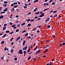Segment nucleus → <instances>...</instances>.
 Returning a JSON list of instances; mask_svg holds the SVG:
<instances>
[{
	"instance_id": "obj_1",
	"label": "nucleus",
	"mask_w": 65,
	"mask_h": 65,
	"mask_svg": "<svg viewBox=\"0 0 65 65\" xmlns=\"http://www.w3.org/2000/svg\"><path fill=\"white\" fill-rule=\"evenodd\" d=\"M19 54H23V52H22V50H21L19 51V52L18 53Z\"/></svg>"
},
{
	"instance_id": "obj_2",
	"label": "nucleus",
	"mask_w": 65,
	"mask_h": 65,
	"mask_svg": "<svg viewBox=\"0 0 65 65\" xmlns=\"http://www.w3.org/2000/svg\"><path fill=\"white\" fill-rule=\"evenodd\" d=\"M50 19V18H47V19H46V20L45 21V22H47L48 21H49Z\"/></svg>"
},
{
	"instance_id": "obj_3",
	"label": "nucleus",
	"mask_w": 65,
	"mask_h": 65,
	"mask_svg": "<svg viewBox=\"0 0 65 65\" xmlns=\"http://www.w3.org/2000/svg\"><path fill=\"white\" fill-rule=\"evenodd\" d=\"M7 10H8V8H6L5 9V10H3V11L4 12H7Z\"/></svg>"
},
{
	"instance_id": "obj_4",
	"label": "nucleus",
	"mask_w": 65,
	"mask_h": 65,
	"mask_svg": "<svg viewBox=\"0 0 65 65\" xmlns=\"http://www.w3.org/2000/svg\"><path fill=\"white\" fill-rule=\"evenodd\" d=\"M7 4H4L3 5V6L4 7H6L7 6Z\"/></svg>"
},
{
	"instance_id": "obj_5",
	"label": "nucleus",
	"mask_w": 65,
	"mask_h": 65,
	"mask_svg": "<svg viewBox=\"0 0 65 65\" xmlns=\"http://www.w3.org/2000/svg\"><path fill=\"white\" fill-rule=\"evenodd\" d=\"M27 48V46H25V47L23 49V50L24 51L26 49V48Z\"/></svg>"
},
{
	"instance_id": "obj_6",
	"label": "nucleus",
	"mask_w": 65,
	"mask_h": 65,
	"mask_svg": "<svg viewBox=\"0 0 65 65\" xmlns=\"http://www.w3.org/2000/svg\"><path fill=\"white\" fill-rule=\"evenodd\" d=\"M25 42H26V41H24L23 43H22V45L23 46H24V45L25 44Z\"/></svg>"
},
{
	"instance_id": "obj_7",
	"label": "nucleus",
	"mask_w": 65,
	"mask_h": 65,
	"mask_svg": "<svg viewBox=\"0 0 65 65\" xmlns=\"http://www.w3.org/2000/svg\"><path fill=\"white\" fill-rule=\"evenodd\" d=\"M4 17L3 16H0V19H2Z\"/></svg>"
},
{
	"instance_id": "obj_8",
	"label": "nucleus",
	"mask_w": 65,
	"mask_h": 65,
	"mask_svg": "<svg viewBox=\"0 0 65 65\" xmlns=\"http://www.w3.org/2000/svg\"><path fill=\"white\" fill-rule=\"evenodd\" d=\"M6 34H5V35H4V36H2V38H5V37H6Z\"/></svg>"
},
{
	"instance_id": "obj_9",
	"label": "nucleus",
	"mask_w": 65,
	"mask_h": 65,
	"mask_svg": "<svg viewBox=\"0 0 65 65\" xmlns=\"http://www.w3.org/2000/svg\"><path fill=\"white\" fill-rule=\"evenodd\" d=\"M6 27L5 26V27H4L3 28V30H4L6 29Z\"/></svg>"
},
{
	"instance_id": "obj_10",
	"label": "nucleus",
	"mask_w": 65,
	"mask_h": 65,
	"mask_svg": "<svg viewBox=\"0 0 65 65\" xmlns=\"http://www.w3.org/2000/svg\"><path fill=\"white\" fill-rule=\"evenodd\" d=\"M37 48H38V46H36V47H35V48H34V51H35V50L37 49Z\"/></svg>"
},
{
	"instance_id": "obj_11",
	"label": "nucleus",
	"mask_w": 65,
	"mask_h": 65,
	"mask_svg": "<svg viewBox=\"0 0 65 65\" xmlns=\"http://www.w3.org/2000/svg\"><path fill=\"white\" fill-rule=\"evenodd\" d=\"M40 12L38 11V12H36V13H35V14H36L38 15V14Z\"/></svg>"
},
{
	"instance_id": "obj_12",
	"label": "nucleus",
	"mask_w": 65,
	"mask_h": 65,
	"mask_svg": "<svg viewBox=\"0 0 65 65\" xmlns=\"http://www.w3.org/2000/svg\"><path fill=\"white\" fill-rule=\"evenodd\" d=\"M21 38L20 37H19L18 38H17V39H16V41H17L19 39Z\"/></svg>"
},
{
	"instance_id": "obj_13",
	"label": "nucleus",
	"mask_w": 65,
	"mask_h": 65,
	"mask_svg": "<svg viewBox=\"0 0 65 65\" xmlns=\"http://www.w3.org/2000/svg\"><path fill=\"white\" fill-rule=\"evenodd\" d=\"M38 1H39V0H36L34 2V3L37 2H38Z\"/></svg>"
},
{
	"instance_id": "obj_14",
	"label": "nucleus",
	"mask_w": 65,
	"mask_h": 65,
	"mask_svg": "<svg viewBox=\"0 0 65 65\" xmlns=\"http://www.w3.org/2000/svg\"><path fill=\"white\" fill-rule=\"evenodd\" d=\"M26 32V30H24L23 31H22V33H25Z\"/></svg>"
},
{
	"instance_id": "obj_15",
	"label": "nucleus",
	"mask_w": 65,
	"mask_h": 65,
	"mask_svg": "<svg viewBox=\"0 0 65 65\" xmlns=\"http://www.w3.org/2000/svg\"><path fill=\"white\" fill-rule=\"evenodd\" d=\"M47 51H48V49H47L46 51H45V52H44V53H45L46 52H47Z\"/></svg>"
},
{
	"instance_id": "obj_16",
	"label": "nucleus",
	"mask_w": 65,
	"mask_h": 65,
	"mask_svg": "<svg viewBox=\"0 0 65 65\" xmlns=\"http://www.w3.org/2000/svg\"><path fill=\"white\" fill-rule=\"evenodd\" d=\"M49 65H52L53 64V63H52V62H50L49 64Z\"/></svg>"
},
{
	"instance_id": "obj_17",
	"label": "nucleus",
	"mask_w": 65,
	"mask_h": 65,
	"mask_svg": "<svg viewBox=\"0 0 65 65\" xmlns=\"http://www.w3.org/2000/svg\"><path fill=\"white\" fill-rule=\"evenodd\" d=\"M30 20H31V19H29L28 20H27L26 21H27L28 22H29L30 21Z\"/></svg>"
},
{
	"instance_id": "obj_18",
	"label": "nucleus",
	"mask_w": 65,
	"mask_h": 65,
	"mask_svg": "<svg viewBox=\"0 0 65 65\" xmlns=\"http://www.w3.org/2000/svg\"><path fill=\"white\" fill-rule=\"evenodd\" d=\"M31 25V24H28V25L27 26H30Z\"/></svg>"
},
{
	"instance_id": "obj_19",
	"label": "nucleus",
	"mask_w": 65,
	"mask_h": 65,
	"mask_svg": "<svg viewBox=\"0 0 65 65\" xmlns=\"http://www.w3.org/2000/svg\"><path fill=\"white\" fill-rule=\"evenodd\" d=\"M16 26V25H13L12 26V27H15Z\"/></svg>"
},
{
	"instance_id": "obj_20",
	"label": "nucleus",
	"mask_w": 65,
	"mask_h": 65,
	"mask_svg": "<svg viewBox=\"0 0 65 65\" xmlns=\"http://www.w3.org/2000/svg\"><path fill=\"white\" fill-rule=\"evenodd\" d=\"M4 56H3V57H2L1 58V59L2 60H3V59H4Z\"/></svg>"
},
{
	"instance_id": "obj_21",
	"label": "nucleus",
	"mask_w": 65,
	"mask_h": 65,
	"mask_svg": "<svg viewBox=\"0 0 65 65\" xmlns=\"http://www.w3.org/2000/svg\"><path fill=\"white\" fill-rule=\"evenodd\" d=\"M9 30H7L6 31V33H9Z\"/></svg>"
},
{
	"instance_id": "obj_22",
	"label": "nucleus",
	"mask_w": 65,
	"mask_h": 65,
	"mask_svg": "<svg viewBox=\"0 0 65 65\" xmlns=\"http://www.w3.org/2000/svg\"><path fill=\"white\" fill-rule=\"evenodd\" d=\"M4 43H5V42L4 41H2L1 42V43L2 44Z\"/></svg>"
},
{
	"instance_id": "obj_23",
	"label": "nucleus",
	"mask_w": 65,
	"mask_h": 65,
	"mask_svg": "<svg viewBox=\"0 0 65 65\" xmlns=\"http://www.w3.org/2000/svg\"><path fill=\"white\" fill-rule=\"evenodd\" d=\"M17 7H18V5H17L15 6H14V7L15 8H17Z\"/></svg>"
},
{
	"instance_id": "obj_24",
	"label": "nucleus",
	"mask_w": 65,
	"mask_h": 65,
	"mask_svg": "<svg viewBox=\"0 0 65 65\" xmlns=\"http://www.w3.org/2000/svg\"><path fill=\"white\" fill-rule=\"evenodd\" d=\"M51 27V26L50 25H48L47 26V27L48 28H50Z\"/></svg>"
},
{
	"instance_id": "obj_25",
	"label": "nucleus",
	"mask_w": 65,
	"mask_h": 65,
	"mask_svg": "<svg viewBox=\"0 0 65 65\" xmlns=\"http://www.w3.org/2000/svg\"><path fill=\"white\" fill-rule=\"evenodd\" d=\"M28 35V33H27V34H26L25 35V36H27Z\"/></svg>"
},
{
	"instance_id": "obj_26",
	"label": "nucleus",
	"mask_w": 65,
	"mask_h": 65,
	"mask_svg": "<svg viewBox=\"0 0 65 65\" xmlns=\"http://www.w3.org/2000/svg\"><path fill=\"white\" fill-rule=\"evenodd\" d=\"M4 3H8V2L7 1L6 2V1H4Z\"/></svg>"
},
{
	"instance_id": "obj_27",
	"label": "nucleus",
	"mask_w": 65,
	"mask_h": 65,
	"mask_svg": "<svg viewBox=\"0 0 65 65\" xmlns=\"http://www.w3.org/2000/svg\"><path fill=\"white\" fill-rule=\"evenodd\" d=\"M14 60H15V61H16L17 60V58L16 57L14 58Z\"/></svg>"
},
{
	"instance_id": "obj_28",
	"label": "nucleus",
	"mask_w": 65,
	"mask_h": 65,
	"mask_svg": "<svg viewBox=\"0 0 65 65\" xmlns=\"http://www.w3.org/2000/svg\"><path fill=\"white\" fill-rule=\"evenodd\" d=\"M25 23H24L23 24H21V25L23 26V25H25Z\"/></svg>"
},
{
	"instance_id": "obj_29",
	"label": "nucleus",
	"mask_w": 65,
	"mask_h": 65,
	"mask_svg": "<svg viewBox=\"0 0 65 65\" xmlns=\"http://www.w3.org/2000/svg\"><path fill=\"white\" fill-rule=\"evenodd\" d=\"M19 31V29H17L16 31H15L16 32H18Z\"/></svg>"
},
{
	"instance_id": "obj_30",
	"label": "nucleus",
	"mask_w": 65,
	"mask_h": 65,
	"mask_svg": "<svg viewBox=\"0 0 65 65\" xmlns=\"http://www.w3.org/2000/svg\"><path fill=\"white\" fill-rule=\"evenodd\" d=\"M27 8V6H25L24 7V8L25 9L26 8Z\"/></svg>"
},
{
	"instance_id": "obj_31",
	"label": "nucleus",
	"mask_w": 65,
	"mask_h": 65,
	"mask_svg": "<svg viewBox=\"0 0 65 65\" xmlns=\"http://www.w3.org/2000/svg\"><path fill=\"white\" fill-rule=\"evenodd\" d=\"M44 13H42V14H41V15L42 16H44Z\"/></svg>"
},
{
	"instance_id": "obj_32",
	"label": "nucleus",
	"mask_w": 65,
	"mask_h": 65,
	"mask_svg": "<svg viewBox=\"0 0 65 65\" xmlns=\"http://www.w3.org/2000/svg\"><path fill=\"white\" fill-rule=\"evenodd\" d=\"M30 49L29 48V49H28L27 51V52L28 53L29 51H30Z\"/></svg>"
},
{
	"instance_id": "obj_33",
	"label": "nucleus",
	"mask_w": 65,
	"mask_h": 65,
	"mask_svg": "<svg viewBox=\"0 0 65 65\" xmlns=\"http://www.w3.org/2000/svg\"><path fill=\"white\" fill-rule=\"evenodd\" d=\"M5 13V12H1V14H3Z\"/></svg>"
},
{
	"instance_id": "obj_34",
	"label": "nucleus",
	"mask_w": 65,
	"mask_h": 65,
	"mask_svg": "<svg viewBox=\"0 0 65 65\" xmlns=\"http://www.w3.org/2000/svg\"><path fill=\"white\" fill-rule=\"evenodd\" d=\"M13 39H14L13 38H11V39H10V41H12V40H13Z\"/></svg>"
},
{
	"instance_id": "obj_35",
	"label": "nucleus",
	"mask_w": 65,
	"mask_h": 65,
	"mask_svg": "<svg viewBox=\"0 0 65 65\" xmlns=\"http://www.w3.org/2000/svg\"><path fill=\"white\" fill-rule=\"evenodd\" d=\"M34 19H32L31 20H30V22H33L34 21Z\"/></svg>"
},
{
	"instance_id": "obj_36",
	"label": "nucleus",
	"mask_w": 65,
	"mask_h": 65,
	"mask_svg": "<svg viewBox=\"0 0 65 65\" xmlns=\"http://www.w3.org/2000/svg\"><path fill=\"white\" fill-rule=\"evenodd\" d=\"M62 44L63 45V46H64L65 45V43H63Z\"/></svg>"
},
{
	"instance_id": "obj_37",
	"label": "nucleus",
	"mask_w": 65,
	"mask_h": 65,
	"mask_svg": "<svg viewBox=\"0 0 65 65\" xmlns=\"http://www.w3.org/2000/svg\"><path fill=\"white\" fill-rule=\"evenodd\" d=\"M13 51V49H12L11 50L10 52L11 53H12Z\"/></svg>"
},
{
	"instance_id": "obj_38",
	"label": "nucleus",
	"mask_w": 65,
	"mask_h": 65,
	"mask_svg": "<svg viewBox=\"0 0 65 65\" xmlns=\"http://www.w3.org/2000/svg\"><path fill=\"white\" fill-rule=\"evenodd\" d=\"M63 45L62 44H60L59 45H60V47H62V46Z\"/></svg>"
},
{
	"instance_id": "obj_39",
	"label": "nucleus",
	"mask_w": 65,
	"mask_h": 65,
	"mask_svg": "<svg viewBox=\"0 0 65 65\" xmlns=\"http://www.w3.org/2000/svg\"><path fill=\"white\" fill-rule=\"evenodd\" d=\"M37 28H34L33 29V31H34Z\"/></svg>"
},
{
	"instance_id": "obj_40",
	"label": "nucleus",
	"mask_w": 65,
	"mask_h": 65,
	"mask_svg": "<svg viewBox=\"0 0 65 65\" xmlns=\"http://www.w3.org/2000/svg\"><path fill=\"white\" fill-rule=\"evenodd\" d=\"M7 24H4V26H7Z\"/></svg>"
},
{
	"instance_id": "obj_41",
	"label": "nucleus",
	"mask_w": 65,
	"mask_h": 65,
	"mask_svg": "<svg viewBox=\"0 0 65 65\" xmlns=\"http://www.w3.org/2000/svg\"><path fill=\"white\" fill-rule=\"evenodd\" d=\"M31 58V57H29V58H28V60H29Z\"/></svg>"
},
{
	"instance_id": "obj_42",
	"label": "nucleus",
	"mask_w": 65,
	"mask_h": 65,
	"mask_svg": "<svg viewBox=\"0 0 65 65\" xmlns=\"http://www.w3.org/2000/svg\"><path fill=\"white\" fill-rule=\"evenodd\" d=\"M9 24H10L11 25L13 24L12 23V22H10Z\"/></svg>"
},
{
	"instance_id": "obj_43",
	"label": "nucleus",
	"mask_w": 65,
	"mask_h": 65,
	"mask_svg": "<svg viewBox=\"0 0 65 65\" xmlns=\"http://www.w3.org/2000/svg\"><path fill=\"white\" fill-rule=\"evenodd\" d=\"M46 56L45 55H43V57L44 58H45L46 57Z\"/></svg>"
},
{
	"instance_id": "obj_44",
	"label": "nucleus",
	"mask_w": 65,
	"mask_h": 65,
	"mask_svg": "<svg viewBox=\"0 0 65 65\" xmlns=\"http://www.w3.org/2000/svg\"><path fill=\"white\" fill-rule=\"evenodd\" d=\"M13 33V32H10V33H9V34H12Z\"/></svg>"
},
{
	"instance_id": "obj_45",
	"label": "nucleus",
	"mask_w": 65,
	"mask_h": 65,
	"mask_svg": "<svg viewBox=\"0 0 65 65\" xmlns=\"http://www.w3.org/2000/svg\"><path fill=\"white\" fill-rule=\"evenodd\" d=\"M62 42V41H60V42H59V44H60L62 42Z\"/></svg>"
},
{
	"instance_id": "obj_46",
	"label": "nucleus",
	"mask_w": 65,
	"mask_h": 65,
	"mask_svg": "<svg viewBox=\"0 0 65 65\" xmlns=\"http://www.w3.org/2000/svg\"><path fill=\"white\" fill-rule=\"evenodd\" d=\"M13 4L15 5V4H17V3H13Z\"/></svg>"
},
{
	"instance_id": "obj_47",
	"label": "nucleus",
	"mask_w": 65,
	"mask_h": 65,
	"mask_svg": "<svg viewBox=\"0 0 65 65\" xmlns=\"http://www.w3.org/2000/svg\"><path fill=\"white\" fill-rule=\"evenodd\" d=\"M7 48L6 47V48H5V49H4V50L5 51H6L7 50Z\"/></svg>"
},
{
	"instance_id": "obj_48",
	"label": "nucleus",
	"mask_w": 65,
	"mask_h": 65,
	"mask_svg": "<svg viewBox=\"0 0 65 65\" xmlns=\"http://www.w3.org/2000/svg\"><path fill=\"white\" fill-rule=\"evenodd\" d=\"M53 38H55V35H53Z\"/></svg>"
},
{
	"instance_id": "obj_49",
	"label": "nucleus",
	"mask_w": 65,
	"mask_h": 65,
	"mask_svg": "<svg viewBox=\"0 0 65 65\" xmlns=\"http://www.w3.org/2000/svg\"><path fill=\"white\" fill-rule=\"evenodd\" d=\"M13 44H14V42H12L11 43V45H13Z\"/></svg>"
},
{
	"instance_id": "obj_50",
	"label": "nucleus",
	"mask_w": 65,
	"mask_h": 65,
	"mask_svg": "<svg viewBox=\"0 0 65 65\" xmlns=\"http://www.w3.org/2000/svg\"><path fill=\"white\" fill-rule=\"evenodd\" d=\"M44 6H46V3H44Z\"/></svg>"
},
{
	"instance_id": "obj_51",
	"label": "nucleus",
	"mask_w": 65,
	"mask_h": 65,
	"mask_svg": "<svg viewBox=\"0 0 65 65\" xmlns=\"http://www.w3.org/2000/svg\"><path fill=\"white\" fill-rule=\"evenodd\" d=\"M13 27V28H14V29H16V28L17 27L15 26V27Z\"/></svg>"
},
{
	"instance_id": "obj_52",
	"label": "nucleus",
	"mask_w": 65,
	"mask_h": 65,
	"mask_svg": "<svg viewBox=\"0 0 65 65\" xmlns=\"http://www.w3.org/2000/svg\"><path fill=\"white\" fill-rule=\"evenodd\" d=\"M57 15H55L54 16V17H57Z\"/></svg>"
},
{
	"instance_id": "obj_53",
	"label": "nucleus",
	"mask_w": 65,
	"mask_h": 65,
	"mask_svg": "<svg viewBox=\"0 0 65 65\" xmlns=\"http://www.w3.org/2000/svg\"><path fill=\"white\" fill-rule=\"evenodd\" d=\"M40 51H38L37 52V53H39L40 52Z\"/></svg>"
},
{
	"instance_id": "obj_54",
	"label": "nucleus",
	"mask_w": 65,
	"mask_h": 65,
	"mask_svg": "<svg viewBox=\"0 0 65 65\" xmlns=\"http://www.w3.org/2000/svg\"><path fill=\"white\" fill-rule=\"evenodd\" d=\"M25 5L26 6H28V4H25Z\"/></svg>"
},
{
	"instance_id": "obj_55",
	"label": "nucleus",
	"mask_w": 65,
	"mask_h": 65,
	"mask_svg": "<svg viewBox=\"0 0 65 65\" xmlns=\"http://www.w3.org/2000/svg\"><path fill=\"white\" fill-rule=\"evenodd\" d=\"M53 1V0H51V1H50L49 2L50 3H51V2H52V1Z\"/></svg>"
},
{
	"instance_id": "obj_56",
	"label": "nucleus",
	"mask_w": 65,
	"mask_h": 65,
	"mask_svg": "<svg viewBox=\"0 0 65 65\" xmlns=\"http://www.w3.org/2000/svg\"><path fill=\"white\" fill-rule=\"evenodd\" d=\"M38 18V17H36L35 18V19H36V18Z\"/></svg>"
},
{
	"instance_id": "obj_57",
	"label": "nucleus",
	"mask_w": 65,
	"mask_h": 65,
	"mask_svg": "<svg viewBox=\"0 0 65 65\" xmlns=\"http://www.w3.org/2000/svg\"><path fill=\"white\" fill-rule=\"evenodd\" d=\"M49 40H46V42H49Z\"/></svg>"
},
{
	"instance_id": "obj_58",
	"label": "nucleus",
	"mask_w": 65,
	"mask_h": 65,
	"mask_svg": "<svg viewBox=\"0 0 65 65\" xmlns=\"http://www.w3.org/2000/svg\"><path fill=\"white\" fill-rule=\"evenodd\" d=\"M36 11V9H34V11H34V12H35Z\"/></svg>"
},
{
	"instance_id": "obj_59",
	"label": "nucleus",
	"mask_w": 65,
	"mask_h": 65,
	"mask_svg": "<svg viewBox=\"0 0 65 65\" xmlns=\"http://www.w3.org/2000/svg\"><path fill=\"white\" fill-rule=\"evenodd\" d=\"M57 12V11H54V12H53V13H56Z\"/></svg>"
},
{
	"instance_id": "obj_60",
	"label": "nucleus",
	"mask_w": 65,
	"mask_h": 65,
	"mask_svg": "<svg viewBox=\"0 0 65 65\" xmlns=\"http://www.w3.org/2000/svg\"><path fill=\"white\" fill-rule=\"evenodd\" d=\"M54 59H53L52 60V61H54Z\"/></svg>"
},
{
	"instance_id": "obj_61",
	"label": "nucleus",
	"mask_w": 65,
	"mask_h": 65,
	"mask_svg": "<svg viewBox=\"0 0 65 65\" xmlns=\"http://www.w3.org/2000/svg\"><path fill=\"white\" fill-rule=\"evenodd\" d=\"M40 19H40V18L38 19H37V20H40Z\"/></svg>"
},
{
	"instance_id": "obj_62",
	"label": "nucleus",
	"mask_w": 65,
	"mask_h": 65,
	"mask_svg": "<svg viewBox=\"0 0 65 65\" xmlns=\"http://www.w3.org/2000/svg\"><path fill=\"white\" fill-rule=\"evenodd\" d=\"M26 53V52L25 51H24V54H25Z\"/></svg>"
},
{
	"instance_id": "obj_63",
	"label": "nucleus",
	"mask_w": 65,
	"mask_h": 65,
	"mask_svg": "<svg viewBox=\"0 0 65 65\" xmlns=\"http://www.w3.org/2000/svg\"><path fill=\"white\" fill-rule=\"evenodd\" d=\"M15 17H16V18H18L19 17V16L17 15L15 16Z\"/></svg>"
},
{
	"instance_id": "obj_64",
	"label": "nucleus",
	"mask_w": 65,
	"mask_h": 65,
	"mask_svg": "<svg viewBox=\"0 0 65 65\" xmlns=\"http://www.w3.org/2000/svg\"><path fill=\"white\" fill-rule=\"evenodd\" d=\"M39 30H38V31H37V33H39Z\"/></svg>"
}]
</instances>
